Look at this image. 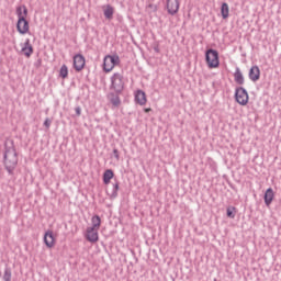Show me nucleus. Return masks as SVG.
<instances>
[{"label": "nucleus", "mask_w": 281, "mask_h": 281, "mask_svg": "<svg viewBox=\"0 0 281 281\" xmlns=\"http://www.w3.org/2000/svg\"><path fill=\"white\" fill-rule=\"evenodd\" d=\"M249 78L252 82L260 80V68H258V66H252L250 68Z\"/></svg>", "instance_id": "13"}, {"label": "nucleus", "mask_w": 281, "mask_h": 281, "mask_svg": "<svg viewBox=\"0 0 281 281\" xmlns=\"http://www.w3.org/2000/svg\"><path fill=\"white\" fill-rule=\"evenodd\" d=\"M60 78L65 79L69 76V68H67V65H63L59 70Z\"/></svg>", "instance_id": "21"}, {"label": "nucleus", "mask_w": 281, "mask_h": 281, "mask_svg": "<svg viewBox=\"0 0 281 281\" xmlns=\"http://www.w3.org/2000/svg\"><path fill=\"white\" fill-rule=\"evenodd\" d=\"M150 111H153V109H150V108H145V109H144V112H145V113H150Z\"/></svg>", "instance_id": "29"}, {"label": "nucleus", "mask_w": 281, "mask_h": 281, "mask_svg": "<svg viewBox=\"0 0 281 281\" xmlns=\"http://www.w3.org/2000/svg\"><path fill=\"white\" fill-rule=\"evenodd\" d=\"M273 189L269 188L265 193V203L266 205H271V202L273 201Z\"/></svg>", "instance_id": "18"}, {"label": "nucleus", "mask_w": 281, "mask_h": 281, "mask_svg": "<svg viewBox=\"0 0 281 281\" xmlns=\"http://www.w3.org/2000/svg\"><path fill=\"white\" fill-rule=\"evenodd\" d=\"M20 52L26 58H30L34 54V47L30 43V38H26L24 43L20 44Z\"/></svg>", "instance_id": "8"}, {"label": "nucleus", "mask_w": 281, "mask_h": 281, "mask_svg": "<svg viewBox=\"0 0 281 281\" xmlns=\"http://www.w3.org/2000/svg\"><path fill=\"white\" fill-rule=\"evenodd\" d=\"M114 157L116 161H120V151L117 149H113Z\"/></svg>", "instance_id": "25"}, {"label": "nucleus", "mask_w": 281, "mask_h": 281, "mask_svg": "<svg viewBox=\"0 0 281 281\" xmlns=\"http://www.w3.org/2000/svg\"><path fill=\"white\" fill-rule=\"evenodd\" d=\"M234 80L237 85H245V77H243V72L240 71V68H237L234 74Z\"/></svg>", "instance_id": "16"}, {"label": "nucleus", "mask_w": 281, "mask_h": 281, "mask_svg": "<svg viewBox=\"0 0 281 281\" xmlns=\"http://www.w3.org/2000/svg\"><path fill=\"white\" fill-rule=\"evenodd\" d=\"M115 12V10L113 9V7L111 5H105L103 9V13L105 19H113V13Z\"/></svg>", "instance_id": "20"}, {"label": "nucleus", "mask_w": 281, "mask_h": 281, "mask_svg": "<svg viewBox=\"0 0 281 281\" xmlns=\"http://www.w3.org/2000/svg\"><path fill=\"white\" fill-rule=\"evenodd\" d=\"M102 225V218H100V215H93L91 217V226H89L92 229H99Z\"/></svg>", "instance_id": "14"}, {"label": "nucleus", "mask_w": 281, "mask_h": 281, "mask_svg": "<svg viewBox=\"0 0 281 281\" xmlns=\"http://www.w3.org/2000/svg\"><path fill=\"white\" fill-rule=\"evenodd\" d=\"M168 13L175 15L179 12V0H167Z\"/></svg>", "instance_id": "11"}, {"label": "nucleus", "mask_w": 281, "mask_h": 281, "mask_svg": "<svg viewBox=\"0 0 281 281\" xmlns=\"http://www.w3.org/2000/svg\"><path fill=\"white\" fill-rule=\"evenodd\" d=\"M148 8H151V10L157 11V5L149 4Z\"/></svg>", "instance_id": "28"}, {"label": "nucleus", "mask_w": 281, "mask_h": 281, "mask_svg": "<svg viewBox=\"0 0 281 281\" xmlns=\"http://www.w3.org/2000/svg\"><path fill=\"white\" fill-rule=\"evenodd\" d=\"M206 65L209 69H218L221 61L218 59V52L215 49H209L205 53Z\"/></svg>", "instance_id": "4"}, {"label": "nucleus", "mask_w": 281, "mask_h": 281, "mask_svg": "<svg viewBox=\"0 0 281 281\" xmlns=\"http://www.w3.org/2000/svg\"><path fill=\"white\" fill-rule=\"evenodd\" d=\"M135 102L136 104H139V106H146V103L148 102V99L146 98V92L143 90H136L134 93Z\"/></svg>", "instance_id": "10"}, {"label": "nucleus", "mask_w": 281, "mask_h": 281, "mask_svg": "<svg viewBox=\"0 0 281 281\" xmlns=\"http://www.w3.org/2000/svg\"><path fill=\"white\" fill-rule=\"evenodd\" d=\"M86 60L82 55H76L74 57V67L76 71H82L85 69Z\"/></svg>", "instance_id": "12"}, {"label": "nucleus", "mask_w": 281, "mask_h": 281, "mask_svg": "<svg viewBox=\"0 0 281 281\" xmlns=\"http://www.w3.org/2000/svg\"><path fill=\"white\" fill-rule=\"evenodd\" d=\"M112 103L114 104V106H120V99L116 98L114 101H112Z\"/></svg>", "instance_id": "26"}, {"label": "nucleus", "mask_w": 281, "mask_h": 281, "mask_svg": "<svg viewBox=\"0 0 281 281\" xmlns=\"http://www.w3.org/2000/svg\"><path fill=\"white\" fill-rule=\"evenodd\" d=\"M221 14L223 19L229 18V4H227V2L222 3Z\"/></svg>", "instance_id": "19"}, {"label": "nucleus", "mask_w": 281, "mask_h": 281, "mask_svg": "<svg viewBox=\"0 0 281 281\" xmlns=\"http://www.w3.org/2000/svg\"><path fill=\"white\" fill-rule=\"evenodd\" d=\"M99 232L100 231L98 228H91L88 226L85 232L86 240H88V243H91L92 245H94V243H98V240H100Z\"/></svg>", "instance_id": "7"}, {"label": "nucleus", "mask_w": 281, "mask_h": 281, "mask_svg": "<svg viewBox=\"0 0 281 281\" xmlns=\"http://www.w3.org/2000/svg\"><path fill=\"white\" fill-rule=\"evenodd\" d=\"M18 164L19 157L16 156V150L14 148L7 150L4 154V165L9 172H12Z\"/></svg>", "instance_id": "2"}, {"label": "nucleus", "mask_w": 281, "mask_h": 281, "mask_svg": "<svg viewBox=\"0 0 281 281\" xmlns=\"http://www.w3.org/2000/svg\"><path fill=\"white\" fill-rule=\"evenodd\" d=\"M43 243L47 249H54L58 243V234L53 229H48L44 233Z\"/></svg>", "instance_id": "5"}, {"label": "nucleus", "mask_w": 281, "mask_h": 281, "mask_svg": "<svg viewBox=\"0 0 281 281\" xmlns=\"http://www.w3.org/2000/svg\"><path fill=\"white\" fill-rule=\"evenodd\" d=\"M120 55L114 54V55H106L103 58V71L105 74H111L115 69V67L120 66Z\"/></svg>", "instance_id": "1"}, {"label": "nucleus", "mask_w": 281, "mask_h": 281, "mask_svg": "<svg viewBox=\"0 0 281 281\" xmlns=\"http://www.w3.org/2000/svg\"><path fill=\"white\" fill-rule=\"evenodd\" d=\"M16 30L19 34H29L30 33V22H27L26 18L18 19Z\"/></svg>", "instance_id": "9"}, {"label": "nucleus", "mask_w": 281, "mask_h": 281, "mask_svg": "<svg viewBox=\"0 0 281 281\" xmlns=\"http://www.w3.org/2000/svg\"><path fill=\"white\" fill-rule=\"evenodd\" d=\"M44 126H45L46 128H49V126H52V120L46 119L45 122H44Z\"/></svg>", "instance_id": "24"}, {"label": "nucleus", "mask_w": 281, "mask_h": 281, "mask_svg": "<svg viewBox=\"0 0 281 281\" xmlns=\"http://www.w3.org/2000/svg\"><path fill=\"white\" fill-rule=\"evenodd\" d=\"M113 177H115V173H113V170L106 169L103 173V183L105 186H109V183H111V179H113Z\"/></svg>", "instance_id": "15"}, {"label": "nucleus", "mask_w": 281, "mask_h": 281, "mask_svg": "<svg viewBox=\"0 0 281 281\" xmlns=\"http://www.w3.org/2000/svg\"><path fill=\"white\" fill-rule=\"evenodd\" d=\"M18 19H27V8L25 5H21L16 8Z\"/></svg>", "instance_id": "17"}, {"label": "nucleus", "mask_w": 281, "mask_h": 281, "mask_svg": "<svg viewBox=\"0 0 281 281\" xmlns=\"http://www.w3.org/2000/svg\"><path fill=\"white\" fill-rule=\"evenodd\" d=\"M75 111H76L77 115H81V113H82V110L80 108H76Z\"/></svg>", "instance_id": "27"}, {"label": "nucleus", "mask_w": 281, "mask_h": 281, "mask_svg": "<svg viewBox=\"0 0 281 281\" xmlns=\"http://www.w3.org/2000/svg\"><path fill=\"white\" fill-rule=\"evenodd\" d=\"M236 212V207H234V206H232V207H228L227 210H226V214H227V216H228V218H235V213Z\"/></svg>", "instance_id": "22"}, {"label": "nucleus", "mask_w": 281, "mask_h": 281, "mask_svg": "<svg viewBox=\"0 0 281 281\" xmlns=\"http://www.w3.org/2000/svg\"><path fill=\"white\" fill-rule=\"evenodd\" d=\"M235 100L237 104H240V106H247V104H249V93L245 88L239 87L235 91Z\"/></svg>", "instance_id": "6"}, {"label": "nucleus", "mask_w": 281, "mask_h": 281, "mask_svg": "<svg viewBox=\"0 0 281 281\" xmlns=\"http://www.w3.org/2000/svg\"><path fill=\"white\" fill-rule=\"evenodd\" d=\"M3 280L4 281H11L12 280V271H10L8 269L4 270Z\"/></svg>", "instance_id": "23"}, {"label": "nucleus", "mask_w": 281, "mask_h": 281, "mask_svg": "<svg viewBox=\"0 0 281 281\" xmlns=\"http://www.w3.org/2000/svg\"><path fill=\"white\" fill-rule=\"evenodd\" d=\"M110 89L114 93H122L124 91V76L122 74L115 72L112 75Z\"/></svg>", "instance_id": "3"}]
</instances>
